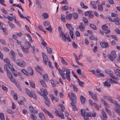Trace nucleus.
<instances>
[{
  "mask_svg": "<svg viewBox=\"0 0 120 120\" xmlns=\"http://www.w3.org/2000/svg\"><path fill=\"white\" fill-rule=\"evenodd\" d=\"M28 48H25L24 49H23V50L24 52L26 53L27 54L29 52V51H28Z\"/></svg>",
  "mask_w": 120,
  "mask_h": 120,
  "instance_id": "60",
  "label": "nucleus"
},
{
  "mask_svg": "<svg viewBox=\"0 0 120 120\" xmlns=\"http://www.w3.org/2000/svg\"><path fill=\"white\" fill-rule=\"evenodd\" d=\"M11 72L14 75L15 77L17 76V71L15 70L14 68L11 70Z\"/></svg>",
  "mask_w": 120,
  "mask_h": 120,
  "instance_id": "25",
  "label": "nucleus"
},
{
  "mask_svg": "<svg viewBox=\"0 0 120 120\" xmlns=\"http://www.w3.org/2000/svg\"><path fill=\"white\" fill-rule=\"evenodd\" d=\"M29 83L30 86L33 88L35 87V85L34 83L31 80H30Z\"/></svg>",
  "mask_w": 120,
  "mask_h": 120,
  "instance_id": "35",
  "label": "nucleus"
},
{
  "mask_svg": "<svg viewBox=\"0 0 120 120\" xmlns=\"http://www.w3.org/2000/svg\"><path fill=\"white\" fill-rule=\"evenodd\" d=\"M98 10L101 11H102L103 10V8L102 6L100 5L99 4H98Z\"/></svg>",
  "mask_w": 120,
  "mask_h": 120,
  "instance_id": "29",
  "label": "nucleus"
},
{
  "mask_svg": "<svg viewBox=\"0 0 120 120\" xmlns=\"http://www.w3.org/2000/svg\"><path fill=\"white\" fill-rule=\"evenodd\" d=\"M90 26L94 30H96L97 29V28L96 26L93 24H90Z\"/></svg>",
  "mask_w": 120,
  "mask_h": 120,
  "instance_id": "46",
  "label": "nucleus"
},
{
  "mask_svg": "<svg viewBox=\"0 0 120 120\" xmlns=\"http://www.w3.org/2000/svg\"><path fill=\"white\" fill-rule=\"evenodd\" d=\"M100 44L102 48H107L109 47L108 43L105 42H101Z\"/></svg>",
  "mask_w": 120,
  "mask_h": 120,
  "instance_id": "11",
  "label": "nucleus"
},
{
  "mask_svg": "<svg viewBox=\"0 0 120 120\" xmlns=\"http://www.w3.org/2000/svg\"><path fill=\"white\" fill-rule=\"evenodd\" d=\"M78 80L79 81L78 83H79L80 86L82 87H83L84 86L83 84H84L83 82H81L79 79V80Z\"/></svg>",
  "mask_w": 120,
  "mask_h": 120,
  "instance_id": "50",
  "label": "nucleus"
},
{
  "mask_svg": "<svg viewBox=\"0 0 120 120\" xmlns=\"http://www.w3.org/2000/svg\"><path fill=\"white\" fill-rule=\"evenodd\" d=\"M81 115L83 116H85V111L83 109H82L81 111Z\"/></svg>",
  "mask_w": 120,
  "mask_h": 120,
  "instance_id": "56",
  "label": "nucleus"
},
{
  "mask_svg": "<svg viewBox=\"0 0 120 120\" xmlns=\"http://www.w3.org/2000/svg\"><path fill=\"white\" fill-rule=\"evenodd\" d=\"M60 60L61 62L64 64L65 65H67L68 63L67 61L64 60L62 57H60Z\"/></svg>",
  "mask_w": 120,
  "mask_h": 120,
  "instance_id": "21",
  "label": "nucleus"
},
{
  "mask_svg": "<svg viewBox=\"0 0 120 120\" xmlns=\"http://www.w3.org/2000/svg\"><path fill=\"white\" fill-rule=\"evenodd\" d=\"M59 111L56 109L55 113L57 116L61 118L64 119V116L62 112L60 113V114L59 113Z\"/></svg>",
  "mask_w": 120,
  "mask_h": 120,
  "instance_id": "6",
  "label": "nucleus"
},
{
  "mask_svg": "<svg viewBox=\"0 0 120 120\" xmlns=\"http://www.w3.org/2000/svg\"><path fill=\"white\" fill-rule=\"evenodd\" d=\"M66 26L68 29H69L70 30H73V28L71 25L68 23H67L66 25Z\"/></svg>",
  "mask_w": 120,
  "mask_h": 120,
  "instance_id": "24",
  "label": "nucleus"
},
{
  "mask_svg": "<svg viewBox=\"0 0 120 120\" xmlns=\"http://www.w3.org/2000/svg\"><path fill=\"white\" fill-rule=\"evenodd\" d=\"M30 117L33 120H35L37 118L36 116L33 114L30 115Z\"/></svg>",
  "mask_w": 120,
  "mask_h": 120,
  "instance_id": "41",
  "label": "nucleus"
},
{
  "mask_svg": "<svg viewBox=\"0 0 120 120\" xmlns=\"http://www.w3.org/2000/svg\"><path fill=\"white\" fill-rule=\"evenodd\" d=\"M68 69H69L67 68H65L63 69L62 70L61 69L59 70V73L62 76V78L64 79H66V77L65 76V74L64 72L65 71L66 73V70Z\"/></svg>",
  "mask_w": 120,
  "mask_h": 120,
  "instance_id": "2",
  "label": "nucleus"
},
{
  "mask_svg": "<svg viewBox=\"0 0 120 120\" xmlns=\"http://www.w3.org/2000/svg\"><path fill=\"white\" fill-rule=\"evenodd\" d=\"M8 22L10 26L12 28H15L14 25L12 23L9 21H8Z\"/></svg>",
  "mask_w": 120,
  "mask_h": 120,
  "instance_id": "54",
  "label": "nucleus"
},
{
  "mask_svg": "<svg viewBox=\"0 0 120 120\" xmlns=\"http://www.w3.org/2000/svg\"><path fill=\"white\" fill-rule=\"evenodd\" d=\"M66 71V73H65V75L67 78L69 82H70L71 81V79L70 75V72L69 71V69H68Z\"/></svg>",
  "mask_w": 120,
  "mask_h": 120,
  "instance_id": "7",
  "label": "nucleus"
},
{
  "mask_svg": "<svg viewBox=\"0 0 120 120\" xmlns=\"http://www.w3.org/2000/svg\"><path fill=\"white\" fill-rule=\"evenodd\" d=\"M104 84V85L105 86L108 87H110L111 84L108 82L105 81L103 83Z\"/></svg>",
  "mask_w": 120,
  "mask_h": 120,
  "instance_id": "39",
  "label": "nucleus"
},
{
  "mask_svg": "<svg viewBox=\"0 0 120 120\" xmlns=\"http://www.w3.org/2000/svg\"><path fill=\"white\" fill-rule=\"evenodd\" d=\"M7 111L8 113L10 114H12L14 113V112L13 111L9 109H7Z\"/></svg>",
  "mask_w": 120,
  "mask_h": 120,
  "instance_id": "55",
  "label": "nucleus"
},
{
  "mask_svg": "<svg viewBox=\"0 0 120 120\" xmlns=\"http://www.w3.org/2000/svg\"><path fill=\"white\" fill-rule=\"evenodd\" d=\"M111 54L112 56L116 58V52L114 51H112L111 52Z\"/></svg>",
  "mask_w": 120,
  "mask_h": 120,
  "instance_id": "61",
  "label": "nucleus"
},
{
  "mask_svg": "<svg viewBox=\"0 0 120 120\" xmlns=\"http://www.w3.org/2000/svg\"><path fill=\"white\" fill-rule=\"evenodd\" d=\"M25 44L28 46L27 48H28V49H29L31 46V44L29 42L26 41L25 42Z\"/></svg>",
  "mask_w": 120,
  "mask_h": 120,
  "instance_id": "43",
  "label": "nucleus"
},
{
  "mask_svg": "<svg viewBox=\"0 0 120 120\" xmlns=\"http://www.w3.org/2000/svg\"><path fill=\"white\" fill-rule=\"evenodd\" d=\"M85 26H79L77 27V29H79L81 31H83L85 29Z\"/></svg>",
  "mask_w": 120,
  "mask_h": 120,
  "instance_id": "17",
  "label": "nucleus"
},
{
  "mask_svg": "<svg viewBox=\"0 0 120 120\" xmlns=\"http://www.w3.org/2000/svg\"><path fill=\"white\" fill-rule=\"evenodd\" d=\"M45 29L50 32H52V28L51 26H49L48 27L46 28Z\"/></svg>",
  "mask_w": 120,
  "mask_h": 120,
  "instance_id": "49",
  "label": "nucleus"
},
{
  "mask_svg": "<svg viewBox=\"0 0 120 120\" xmlns=\"http://www.w3.org/2000/svg\"><path fill=\"white\" fill-rule=\"evenodd\" d=\"M39 117L42 120H45V118L44 115L42 113H40L38 114Z\"/></svg>",
  "mask_w": 120,
  "mask_h": 120,
  "instance_id": "13",
  "label": "nucleus"
},
{
  "mask_svg": "<svg viewBox=\"0 0 120 120\" xmlns=\"http://www.w3.org/2000/svg\"><path fill=\"white\" fill-rule=\"evenodd\" d=\"M40 82L43 87H46V85L45 83L42 80H40Z\"/></svg>",
  "mask_w": 120,
  "mask_h": 120,
  "instance_id": "27",
  "label": "nucleus"
},
{
  "mask_svg": "<svg viewBox=\"0 0 120 120\" xmlns=\"http://www.w3.org/2000/svg\"><path fill=\"white\" fill-rule=\"evenodd\" d=\"M4 62L7 63L8 64H10V61L9 59L8 58H6L5 59H4Z\"/></svg>",
  "mask_w": 120,
  "mask_h": 120,
  "instance_id": "45",
  "label": "nucleus"
},
{
  "mask_svg": "<svg viewBox=\"0 0 120 120\" xmlns=\"http://www.w3.org/2000/svg\"><path fill=\"white\" fill-rule=\"evenodd\" d=\"M2 89L4 90L5 91H7L8 90V89L5 87L4 85H2Z\"/></svg>",
  "mask_w": 120,
  "mask_h": 120,
  "instance_id": "57",
  "label": "nucleus"
},
{
  "mask_svg": "<svg viewBox=\"0 0 120 120\" xmlns=\"http://www.w3.org/2000/svg\"><path fill=\"white\" fill-rule=\"evenodd\" d=\"M94 105L96 109H97V110H98L99 109L100 107L97 103H94Z\"/></svg>",
  "mask_w": 120,
  "mask_h": 120,
  "instance_id": "62",
  "label": "nucleus"
},
{
  "mask_svg": "<svg viewBox=\"0 0 120 120\" xmlns=\"http://www.w3.org/2000/svg\"><path fill=\"white\" fill-rule=\"evenodd\" d=\"M40 90L41 92H43V94L42 95L44 98H47V93L46 90L45 89H41Z\"/></svg>",
  "mask_w": 120,
  "mask_h": 120,
  "instance_id": "10",
  "label": "nucleus"
},
{
  "mask_svg": "<svg viewBox=\"0 0 120 120\" xmlns=\"http://www.w3.org/2000/svg\"><path fill=\"white\" fill-rule=\"evenodd\" d=\"M50 81L53 87H54L56 86V85L54 83V82L53 80H50Z\"/></svg>",
  "mask_w": 120,
  "mask_h": 120,
  "instance_id": "64",
  "label": "nucleus"
},
{
  "mask_svg": "<svg viewBox=\"0 0 120 120\" xmlns=\"http://www.w3.org/2000/svg\"><path fill=\"white\" fill-rule=\"evenodd\" d=\"M47 51L50 54L52 53V50L50 48H47Z\"/></svg>",
  "mask_w": 120,
  "mask_h": 120,
  "instance_id": "52",
  "label": "nucleus"
},
{
  "mask_svg": "<svg viewBox=\"0 0 120 120\" xmlns=\"http://www.w3.org/2000/svg\"><path fill=\"white\" fill-rule=\"evenodd\" d=\"M10 53H9L11 58L13 61H15L16 55L15 53L13 50H11L10 51Z\"/></svg>",
  "mask_w": 120,
  "mask_h": 120,
  "instance_id": "3",
  "label": "nucleus"
},
{
  "mask_svg": "<svg viewBox=\"0 0 120 120\" xmlns=\"http://www.w3.org/2000/svg\"><path fill=\"white\" fill-rule=\"evenodd\" d=\"M108 57L110 59V60L112 61H113L115 57L113 56H112L111 54H109L108 56Z\"/></svg>",
  "mask_w": 120,
  "mask_h": 120,
  "instance_id": "31",
  "label": "nucleus"
},
{
  "mask_svg": "<svg viewBox=\"0 0 120 120\" xmlns=\"http://www.w3.org/2000/svg\"><path fill=\"white\" fill-rule=\"evenodd\" d=\"M29 70L30 75L31 76L33 75L34 74L33 70L31 68H30L29 69Z\"/></svg>",
  "mask_w": 120,
  "mask_h": 120,
  "instance_id": "42",
  "label": "nucleus"
},
{
  "mask_svg": "<svg viewBox=\"0 0 120 120\" xmlns=\"http://www.w3.org/2000/svg\"><path fill=\"white\" fill-rule=\"evenodd\" d=\"M71 95L72 97L73 98V99L75 101H76L77 99V98L76 95L75 94L72 93H71Z\"/></svg>",
  "mask_w": 120,
  "mask_h": 120,
  "instance_id": "38",
  "label": "nucleus"
},
{
  "mask_svg": "<svg viewBox=\"0 0 120 120\" xmlns=\"http://www.w3.org/2000/svg\"><path fill=\"white\" fill-rule=\"evenodd\" d=\"M83 21L84 22L85 25H87L88 24V21L86 18H84L83 20Z\"/></svg>",
  "mask_w": 120,
  "mask_h": 120,
  "instance_id": "47",
  "label": "nucleus"
},
{
  "mask_svg": "<svg viewBox=\"0 0 120 120\" xmlns=\"http://www.w3.org/2000/svg\"><path fill=\"white\" fill-rule=\"evenodd\" d=\"M71 104L72 107V108L73 110L74 111H77V109L76 105L74 104L73 102H71Z\"/></svg>",
  "mask_w": 120,
  "mask_h": 120,
  "instance_id": "19",
  "label": "nucleus"
},
{
  "mask_svg": "<svg viewBox=\"0 0 120 120\" xmlns=\"http://www.w3.org/2000/svg\"><path fill=\"white\" fill-rule=\"evenodd\" d=\"M62 36V39L64 41L66 42V39L67 37V34H65L63 32L61 31V33H60V36Z\"/></svg>",
  "mask_w": 120,
  "mask_h": 120,
  "instance_id": "5",
  "label": "nucleus"
},
{
  "mask_svg": "<svg viewBox=\"0 0 120 120\" xmlns=\"http://www.w3.org/2000/svg\"><path fill=\"white\" fill-rule=\"evenodd\" d=\"M7 76L9 79L11 78L12 77V74L9 70H7Z\"/></svg>",
  "mask_w": 120,
  "mask_h": 120,
  "instance_id": "22",
  "label": "nucleus"
},
{
  "mask_svg": "<svg viewBox=\"0 0 120 120\" xmlns=\"http://www.w3.org/2000/svg\"><path fill=\"white\" fill-rule=\"evenodd\" d=\"M85 98L82 96L81 95L80 96V100L82 104H84L85 103Z\"/></svg>",
  "mask_w": 120,
  "mask_h": 120,
  "instance_id": "23",
  "label": "nucleus"
},
{
  "mask_svg": "<svg viewBox=\"0 0 120 120\" xmlns=\"http://www.w3.org/2000/svg\"><path fill=\"white\" fill-rule=\"evenodd\" d=\"M101 28L103 30H106L108 28V26L106 24H105L102 26Z\"/></svg>",
  "mask_w": 120,
  "mask_h": 120,
  "instance_id": "44",
  "label": "nucleus"
},
{
  "mask_svg": "<svg viewBox=\"0 0 120 120\" xmlns=\"http://www.w3.org/2000/svg\"><path fill=\"white\" fill-rule=\"evenodd\" d=\"M35 3L37 5L38 8L41 9V2L38 0H36Z\"/></svg>",
  "mask_w": 120,
  "mask_h": 120,
  "instance_id": "16",
  "label": "nucleus"
},
{
  "mask_svg": "<svg viewBox=\"0 0 120 120\" xmlns=\"http://www.w3.org/2000/svg\"><path fill=\"white\" fill-rule=\"evenodd\" d=\"M21 71L23 74L27 76H29V74L28 71L24 69H23L21 70Z\"/></svg>",
  "mask_w": 120,
  "mask_h": 120,
  "instance_id": "15",
  "label": "nucleus"
},
{
  "mask_svg": "<svg viewBox=\"0 0 120 120\" xmlns=\"http://www.w3.org/2000/svg\"><path fill=\"white\" fill-rule=\"evenodd\" d=\"M0 118L1 120H4V115L3 113L1 112L0 113Z\"/></svg>",
  "mask_w": 120,
  "mask_h": 120,
  "instance_id": "48",
  "label": "nucleus"
},
{
  "mask_svg": "<svg viewBox=\"0 0 120 120\" xmlns=\"http://www.w3.org/2000/svg\"><path fill=\"white\" fill-rule=\"evenodd\" d=\"M8 66L9 67V68L11 70L14 69V68L13 67L12 65L11 64H8Z\"/></svg>",
  "mask_w": 120,
  "mask_h": 120,
  "instance_id": "63",
  "label": "nucleus"
},
{
  "mask_svg": "<svg viewBox=\"0 0 120 120\" xmlns=\"http://www.w3.org/2000/svg\"><path fill=\"white\" fill-rule=\"evenodd\" d=\"M61 19L62 21L64 22H65L66 21L64 15H62L61 17Z\"/></svg>",
  "mask_w": 120,
  "mask_h": 120,
  "instance_id": "53",
  "label": "nucleus"
},
{
  "mask_svg": "<svg viewBox=\"0 0 120 120\" xmlns=\"http://www.w3.org/2000/svg\"><path fill=\"white\" fill-rule=\"evenodd\" d=\"M1 29L3 30V31L5 34L6 35L8 34V32L6 28H4L3 27H2Z\"/></svg>",
  "mask_w": 120,
  "mask_h": 120,
  "instance_id": "34",
  "label": "nucleus"
},
{
  "mask_svg": "<svg viewBox=\"0 0 120 120\" xmlns=\"http://www.w3.org/2000/svg\"><path fill=\"white\" fill-rule=\"evenodd\" d=\"M120 20V19L118 18H114L113 21L115 22V23L117 25H120L119 22V21Z\"/></svg>",
  "mask_w": 120,
  "mask_h": 120,
  "instance_id": "14",
  "label": "nucleus"
},
{
  "mask_svg": "<svg viewBox=\"0 0 120 120\" xmlns=\"http://www.w3.org/2000/svg\"><path fill=\"white\" fill-rule=\"evenodd\" d=\"M72 15L75 19H76L78 18V14L77 13H73Z\"/></svg>",
  "mask_w": 120,
  "mask_h": 120,
  "instance_id": "37",
  "label": "nucleus"
},
{
  "mask_svg": "<svg viewBox=\"0 0 120 120\" xmlns=\"http://www.w3.org/2000/svg\"><path fill=\"white\" fill-rule=\"evenodd\" d=\"M109 101L112 103L115 104L116 106H117L119 105V104L116 101H114L111 98Z\"/></svg>",
  "mask_w": 120,
  "mask_h": 120,
  "instance_id": "33",
  "label": "nucleus"
},
{
  "mask_svg": "<svg viewBox=\"0 0 120 120\" xmlns=\"http://www.w3.org/2000/svg\"><path fill=\"white\" fill-rule=\"evenodd\" d=\"M42 16L44 18V19H47L49 17L48 15L45 13H43L42 14Z\"/></svg>",
  "mask_w": 120,
  "mask_h": 120,
  "instance_id": "36",
  "label": "nucleus"
},
{
  "mask_svg": "<svg viewBox=\"0 0 120 120\" xmlns=\"http://www.w3.org/2000/svg\"><path fill=\"white\" fill-rule=\"evenodd\" d=\"M59 106L61 108V111L62 112H63L64 111V110L65 109V108L63 105L62 104H60L59 105Z\"/></svg>",
  "mask_w": 120,
  "mask_h": 120,
  "instance_id": "51",
  "label": "nucleus"
},
{
  "mask_svg": "<svg viewBox=\"0 0 120 120\" xmlns=\"http://www.w3.org/2000/svg\"><path fill=\"white\" fill-rule=\"evenodd\" d=\"M0 43L4 45H6V42L3 39H0Z\"/></svg>",
  "mask_w": 120,
  "mask_h": 120,
  "instance_id": "59",
  "label": "nucleus"
},
{
  "mask_svg": "<svg viewBox=\"0 0 120 120\" xmlns=\"http://www.w3.org/2000/svg\"><path fill=\"white\" fill-rule=\"evenodd\" d=\"M46 114L48 115L50 118H53L54 116L52 115V114L48 111L47 110L46 112H45Z\"/></svg>",
  "mask_w": 120,
  "mask_h": 120,
  "instance_id": "30",
  "label": "nucleus"
},
{
  "mask_svg": "<svg viewBox=\"0 0 120 120\" xmlns=\"http://www.w3.org/2000/svg\"><path fill=\"white\" fill-rule=\"evenodd\" d=\"M43 24L45 27L49 26L50 25V23L48 21H45L43 23Z\"/></svg>",
  "mask_w": 120,
  "mask_h": 120,
  "instance_id": "40",
  "label": "nucleus"
},
{
  "mask_svg": "<svg viewBox=\"0 0 120 120\" xmlns=\"http://www.w3.org/2000/svg\"><path fill=\"white\" fill-rule=\"evenodd\" d=\"M88 92L89 94L91 96L92 98L94 99L95 101H97L98 99L97 98V95L96 94H95L91 91H89Z\"/></svg>",
  "mask_w": 120,
  "mask_h": 120,
  "instance_id": "8",
  "label": "nucleus"
},
{
  "mask_svg": "<svg viewBox=\"0 0 120 120\" xmlns=\"http://www.w3.org/2000/svg\"><path fill=\"white\" fill-rule=\"evenodd\" d=\"M43 79L45 81H48L49 79L48 78V75L47 74H45L43 75Z\"/></svg>",
  "mask_w": 120,
  "mask_h": 120,
  "instance_id": "26",
  "label": "nucleus"
},
{
  "mask_svg": "<svg viewBox=\"0 0 120 120\" xmlns=\"http://www.w3.org/2000/svg\"><path fill=\"white\" fill-rule=\"evenodd\" d=\"M72 17V15L71 14L67 15L66 17V19L68 21L70 20Z\"/></svg>",
  "mask_w": 120,
  "mask_h": 120,
  "instance_id": "20",
  "label": "nucleus"
},
{
  "mask_svg": "<svg viewBox=\"0 0 120 120\" xmlns=\"http://www.w3.org/2000/svg\"><path fill=\"white\" fill-rule=\"evenodd\" d=\"M105 71L107 74L109 75L110 77L111 78H113V72L112 71L108 69L105 70Z\"/></svg>",
  "mask_w": 120,
  "mask_h": 120,
  "instance_id": "9",
  "label": "nucleus"
},
{
  "mask_svg": "<svg viewBox=\"0 0 120 120\" xmlns=\"http://www.w3.org/2000/svg\"><path fill=\"white\" fill-rule=\"evenodd\" d=\"M120 70L117 69L114 71V72L116 75L120 77Z\"/></svg>",
  "mask_w": 120,
  "mask_h": 120,
  "instance_id": "18",
  "label": "nucleus"
},
{
  "mask_svg": "<svg viewBox=\"0 0 120 120\" xmlns=\"http://www.w3.org/2000/svg\"><path fill=\"white\" fill-rule=\"evenodd\" d=\"M16 62L17 65L20 67H23L26 66L25 62L22 59L17 60Z\"/></svg>",
  "mask_w": 120,
  "mask_h": 120,
  "instance_id": "1",
  "label": "nucleus"
},
{
  "mask_svg": "<svg viewBox=\"0 0 120 120\" xmlns=\"http://www.w3.org/2000/svg\"><path fill=\"white\" fill-rule=\"evenodd\" d=\"M81 7L83 8L87 9L88 8L87 6H85L83 3L81 2Z\"/></svg>",
  "mask_w": 120,
  "mask_h": 120,
  "instance_id": "58",
  "label": "nucleus"
},
{
  "mask_svg": "<svg viewBox=\"0 0 120 120\" xmlns=\"http://www.w3.org/2000/svg\"><path fill=\"white\" fill-rule=\"evenodd\" d=\"M42 55L43 59V61L44 63L45 64H47L48 61L49 59L47 56L45 55V54L42 52Z\"/></svg>",
  "mask_w": 120,
  "mask_h": 120,
  "instance_id": "4",
  "label": "nucleus"
},
{
  "mask_svg": "<svg viewBox=\"0 0 120 120\" xmlns=\"http://www.w3.org/2000/svg\"><path fill=\"white\" fill-rule=\"evenodd\" d=\"M29 108L30 110L31 113H33L35 114H37L38 113V111L34 109L33 107L32 106H29Z\"/></svg>",
  "mask_w": 120,
  "mask_h": 120,
  "instance_id": "12",
  "label": "nucleus"
},
{
  "mask_svg": "<svg viewBox=\"0 0 120 120\" xmlns=\"http://www.w3.org/2000/svg\"><path fill=\"white\" fill-rule=\"evenodd\" d=\"M101 113L104 118L106 119L107 118V116L105 114L104 110H102L101 111Z\"/></svg>",
  "mask_w": 120,
  "mask_h": 120,
  "instance_id": "32",
  "label": "nucleus"
},
{
  "mask_svg": "<svg viewBox=\"0 0 120 120\" xmlns=\"http://www.w3.org/2000/svg\"><path fill=\"white\" fill-rule=\"evenodd\" d=\"M44 99H45V104L47 106H49L50 102L49 101L47 97L46 98H44Z\"/></svg>",
  "mask_w": 120,
  "mask_h": 120,
  "instance_id": "28",
  "label": "nucleus"
}]
</instances>
